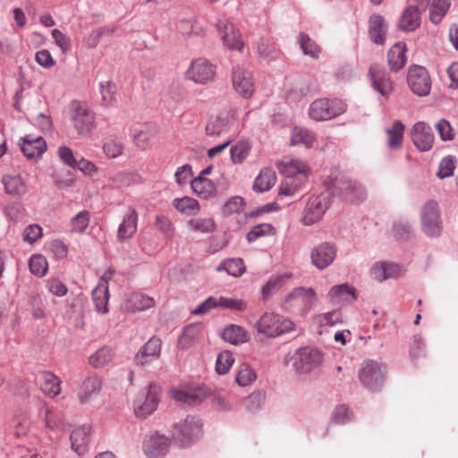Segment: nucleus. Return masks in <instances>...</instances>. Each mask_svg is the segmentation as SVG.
Instances as JSON below:
<instances>
[{"label": "nucleus", "mask_w": 458, "mask_h": 458, "mask_svg": "<svg viewBox=\"0 0 458 458\" xmlns=\"http://www.w3.org/2000/svg\"><path fill=\"white\" fill-rule=\"evenodd\" d=\"M69 119L81 137H90L97 128L95 113L85 102L73 100L70 103Z\"/></svg>", "instance_id": "1"}, {"label": "nucleus", "mask_w": 458, "mask_h": 458, "mask_svg": "<svg viewBox=\"0 0 458 458\" xmlns=\"http://www.w3.org/2000/svg\"><path fill=\"white\" fill-rule=\"evenodd\" d=\"M359 380L362 386L371 392L380 391L386 377V366L377 360H366L359 369Z\"/></svg>", "instance_id": "2"}, {"label": "nucleus", "mask_w": 458, "mask_h": 458, "mask_svg": "<svg viewBox=\"0 0 458 458\" xmlns=\"http://www.w3.org/2000/svg\"><path fill=\"white\" fill-rule=\"evenodd\" d=\"M203 424L195 416H187L183 420L174 425L173 437L181 446H188L202 436Z\"/></svg>", "instance_id": "3"}, {"label": "nucleus", "mask_w": 458, "mask_h": 458, "mask_svg": "<svg viewBox=\"0 0 458 458\" xmlns=\"http://www.w3.org/2000/svg\"><path fill=\"white\" fill-rule=\"evenodd\" d=\"M255 327L267 337H276L293 329V323L274 312H265L256 322Z\"/></svg>", "instance_id": "4"}, {"label": "nucleus", "mask_w": 458, "mask_h": 458, "mask_svg": "<svg viewBox=\"0 0 458 458\" xmlns=\"http://www.w3.org/2000/svg\"><path fill=\"white\" fill-rule=\"evenodd\" d=\"M346 111V105L340 99L318 98L309 108L311 119L320 122L337 117Z\"/></svg>", "instance_id": "5"}, {"label": "nucleus", "mask_w": 458, "mask_h": 458, "mask_svg": "<svg viewBox=\"0 0 458 458\" xmlns=\"http://www.w3.org/2000/svg\"><path fill=\"white\" fill-rule=\"evenodd\" d=\"M422 230L428 237H438L442 233L440 208L435 200L427 201L420 210Z\"/></svg>", "instance_id": "6"}, {"label": "nucleus", "mask_w": 458, "mask_h": 458, "mask_svg": "<svg viewBox=\"0 0 458 458\" xmlns=\"http://www.w3.org/2000/svg\"><path fill=\"white\" fill-rule=\"evenodd\" d=\"M330 201L331 193L329 191H324L318 196L310 197L303 210V224L311 225L320 221L328 208Z\"/></svg>", "instance_id": "7"}, {"label": "nucleus", "mask_w": 458, "mask_h": 458, "mask_svg": "<svg viewBox=\"0 0 458 458\" xmlns=\"http://www.w3.org/2000/svg\"><path fill=\"white\" fill-rule=\"evenodd\" d=\"M407 83L410 89L419 97L429 95L431 78L427 69L420 65H411L408 70Z\"/></svg>", "instance_id": "8"}, {"label": "nucleus", "mask_w": 458, "mask_h": 458, "mask_svg": "<svg viewBox=\"0 0 458 458\" xmlns=\"http://www.w3.org/2000/svg\"><path fill=\"white\" fill-rule=\"evenodd\" d=\"M323 360V354L318 349L303 347L293 356V367L299 373H309L318 368Z\"/></svg>", "instance_id": "9"}, {"label": "nucleus", "mask_w": 458, "mask_h": 458, "mask_svg": "<svg viewBox=\"0 0 458 458\" xmlns=\"http://www.w3.org/2000/svg\"><path fill=\"white\" fill-rule=\"evenodd\" d=\"M316 293L312 288L297 287L284 300L286 309H300L308 312L316 303Z\"/></svg>", "instance_id": "10"}, {"label": "nucleus", "mask_w": 458, "mask_h": 458, "mask_svg": "<svg viewBox=\"0 0 458 458\" xmlns=\"http://www.w3.org/2000/svg\"><path fill=\"white\" fill-rule=\"evenodd\" d=\"M368 78L372 89L383 98H389L394 91V83L384 69L376 65L371 66L368 72Z\"/></svg>", "instance_id": "11"}, {"label": "nucleus", "mask_w": 458, "mask_h": 458, "mask_svg": "<svg viewBox=\"0 0 458 458\" xmlns=\"http://www.w3.org/2000/svg\"><path fill=\"white\" fill-rule=\"evenodd\" d=\"M334 193L340 195L345 201L360 203L366 199L367 192L363 186L352 180L343 179L334 186Z\"/></svg>", "instance_id": "12"}, {"label": "nucleus", "mask_w": 458, "mask_h": 458, "mask_svg": "<svg viewBox=\"0 0 458 458\" xmlns=\"http://www.w3.org/2000/svg\"><path fill=\"white\" fill-rule=\"evenodd\" d=\"M232 82L234 90L243 98H250L255 91L252 72L247 68L235 67L233 70Z\"/></svg>", "instance_id": "13"}, {"label": "nucleus", "mask_w": 458, "mask_h": 458, "mask_svg": "<svg viewBox=\"0 0 458 458\" xmlns=\"http://www.w3.org/2000/svg\"><path fill=\"white\" fill-rule=\"evenodd\" d=\"M335 244L325 242L315 246L310 251L311 263L319 270L327 268L333 263L336 256Z\"/></svg>", "instance_id": "14"}, {"label": "nucleus", "mask_w": 458, "mask_h": 458, "mask_svg": "<svg viewBox=\"0 0 458 458\" xmlns=\"http://www.w3.org/2000/svg\"><path fill=\"white\" fill-rule=\"evenodd\" d=\"M187 75L189 79L196 83H207L213 81L216 75V66L210 64L207 59H193Z\"/></svg>", "instance_id": "15"}, {"label": "nucleus", "mask_w": 458, "mask_h": 458, "mask_svg": "<svg viewBox=\"0 0 458 458\" xmlns=\"http://www.w3.org/2000/svg\"><path fill=\"white\" fill-rule=\"evenodd\" d=\"M413 144L420 151H428L434 143V133L431 127L424 122L416 123L411 131Z\"/></svg>", "instance_id": "16"}, {"label": "nucleus", "mask_w": 458, "mask_h": 458, "mask_svg": "<svg viewBox=\"0 0 458 458\" xmlns=\"http://www.w3.org/2000/svg\"><path fill=\"white\" fill-rule=\"evenodd\" d=\"M1 182L4 192L15 199H21L29 191L25 179L19 174H6L2 176Z\"/></svg>", "instance_id": "17"}, {"label": "nucleus", "mask_w": 458, "mask_h": 458, "mask_svg": "<svg viewBox=\"0 0 458 458\" xmlns=\"http://www.w3.org/2000/svg\"><path fill=\"white\" fill-rule=\"evenodd\" d=\"M217 30L222 34L224 44L231 50H241L243 47V42L241 35L234 28L233 24L227 20H219L216 23Z\"/></svg>", "instance_id": "18"}, {"label": "nucleus", "mask_w": 458, "mask_h": 458, "mask_svg": "<svg viewBox=\"0 0 458 458\" xmlns=\"http://www.w3.org/2000/svg\"><path fill=\"white\" fill-rule=\"evenodd\" d=\"M19 145L23 155L30 159L40 157L47 149L46 141L41 136L26 135L21 139Z\"/></svg>", "instance_id": "19"}, {"label": "nucleus", "mask_w": 458, "mask_h": 458, "mask_svg": "<svg viewBox=\"0 0 458 458\" xmlns=\"http://www.w3.org/2000/svg\"><path fill=\"white\" fill-rule=\"evenodd\" d=\"M162 341L157 337H151L137 352L135 361L145 365L160 357Z\"/></svg>", "instance_id": "20"}, {"label": "nucleus", "mask_w": 458, "mask_h": 458, "mask_svg": "<svg viewBox=\"0 0 458 458\" xmlns=\"http://www.w3.org/2000/svg\"><path fill=\"white\" fill-rule=\"evenodd\" d=\"M159 402V387L155 384H149L148 392L145 401L139 405L134 406V411L137 417L145 419L150 415L157 407Z\"/></svg>", "instance_id": "21"}, {"label": "nucleus", "mask_w": 458, "mask_h": 458, "mask_svg": "<svg viewBox=\"0 0 458 458\" xmlns=\"http://www.w3.org/2000/svg\"><path fill=\"white\" fill-rule=\"evenodd\" d=\"M102 388V379L97 375L88 376L81 383L78 398L81 403H88L90 399L98 395Z\"/></svg>", "instance_id": "22"}, {"label": "nucleus", "mask_w": 458, "mask_h": 458, "mask_svg": "<svg viewBox=\"0 0 458 458\" xmlns=\"http://www.w3.org/2000/svg\"><path fill=\"white\" fill-rule=\"evenodd\" d=\"M170 445V439L163 435H152L144 442V452L148 458L165 455Z\"/></svg>", "instance_id": "23"}, {"label": "nucleus", "mask_w": 458, "mask_h": 458, "mask_svg": "<svg viewBox=\"0 0 458 458\" xmlns=\"http://www.w3.org/2000/svg\"><path fill=\"white\" fill-rule=\"evenodd\" d=\"M279 172L286 178H296L297 174H305L308 172V165L305 162L291 157H284L276 164Z\"/></svg>", "instance_id": "24"}, {"label": "nucleus", "mask_w": 458, "mask_h": 458, "mask_svg": "<svg viewBox=\"0 0 458 458\" xmlns=\"http://www.w3.org/2000/svg\"><path fill=\"white\" fill-rule=\"evenodd\" d=\"M329 301L335 305H344L356 300L354 288L347 284L333 286L328 292Z\"/></svg>", "instance_id": "25"}, {"label": "nucleus", "mask_w": 458, "mask_h": 458, "mask_svg": "<svg viewBox=\"0 0 458 458\" xmlns=\"http://www.w3.org/2000/svg\"><path fill=\"white\" fill-rule=\"evenodd\" d=\"M138 213L134 208H130L124 216L117 230V240L124 242L131 239L137 232Z\"/></svg>", "instance_id": "26"}, {"label": "nucleus", "mask_w": 458, "mask_h": 458, "mask_svg": "<svg viewBox=\"0 0 458 458\" xmlns=\"http://www.w3.org/2000/svg\"><path fill=\"white\" fill-rule=\"evenodd\" d=\"M420 13L413 5L408 6L399 19V29L406 32L414 31L420 24Z\"/></svg>", "instance_id": "27"}, {"label": "nucleus", "mask_w": 458, "mask_h": 458, "mask_svg": "<svg viewBox=\"0 0 458 458\" xmlns=\"http://www.w3.org/2000/svg\"><path fill=\"white\" fill-rule=\"evenodd\" d=\"M92 299L96 307V310L98 312L103 314L108 312V300H109V292H108V284L107 281L104 278L98 282V285L92 292Z\"/></svg>", "instance_id": "28"}, {"label": "nucleus", "mask_w": 458, "mask_h": 458, "mask_svg": "<svg viewBox=\"0 0 458 458\" xmlns=\"http://www.w3.org/2000/svg\"><path fill=\"white\" fill-rule=\"evenodd\" d=\"M61 380L55 374L44 371L40 375L39 386L41 391L49 397H55L61 392Z\"/></svg>", "instance_id": "29"}, {"label": "nucleus", "mask_w": 458, "mask_h": 458, "mask_svg": "<svg viewBox=\"0 0 458 458\" xmlns=\"http://www.w3.org/2000/svg\"><path fill=\"white\" fill-rule=\"evenodd\" d=\"M89 432V428L83 426L74 429L70 436L72 448L79 455H82L87 451Z\"/></svg>", "instance_id": "30"}, {"label": "nucleus", "mask_w": 458, "mask_h": 458, "mask_svg": "<svg viewBox=\"0 0 458 458\" xmlns=\"http://www.w3.org/2000/svg\"><path fill=\"white\" fill-rule=\"evenodd\" d=\"M369 33L370 39L376 44H383L386 33V25L384 18L379 14H373L369 19Z\"/></svg>", "instance_id": "31"}, {"label": "nucleus", "mask_w": 458, "mask_h": 458, "mask_svg": "<svg viewBox=\"0 0 458 458\" xmlns=\"http://www.w3.org/2000/svg\"><path fill=\"white\" fill-rule=\"evenodd\" d=\"M191 186L194 193L205 199L214 196L216 193V186L213 182L203 176L193 179Z\"/></svg>", "instance_id": "32"}, {"label": "nucleus", "mask_w": 458, "mask_h": 458, "mask_svg": "<svg viewBox=\"0 0 458 458\" xmlns=\"http://www.w3.org/2000/svg\"><path fill=\"white\" fill-rule=\"evenodd\" d=\"M276 176L272 169L265 168L261 170L259 176L255 179L253 189L259 192L269 191L276 183Z\"/></svg>", "instance_id": "33"}, {"label": "nucleus", "mask_w": 458, "mask_h": 458, "mask_svg": "<svg viewBox=\"0 0 458 458\" xmlns=\"http://www.w3.org/2000/svg\"><path fill=\"white\" fill-rule=\"evenodd\" d=\"M155 305L152 297L146 296L140 293H131L126 301V307L132 311H140L149 309Z\"/></svg>", "instance_id": "34"}, {"label": "nucleus", "mask_w": 458, "mask_h": 458, "mask_svg": "<svg viewBox=\"0 0 458 458\" xmlns=\"http://www.w3.org/2000/svg\"><path fill=\"white\" fill-rule=\"evenodd\" d=\"M222 337L232 344H239L248 341L246 330L237 325L227 326L222 333Z\"/></svg>", "instance_id": "35"}, {"label": "nucleus", "mask_w": 458, "mask_h": 458, "mask_svg": "<svg viewBox=\"0 0 458 458\" xmlns=\"http://www.w3.org/2000/svg\"><path fill=\"white\" fill-rule=\"evenodd\" d=\"M139 175L136 173L121 171L109 176L113 187L118 189L127 188L139 182Z\"/></svg>", "instance_id": "36"}, {"label": "nucleus", "mask_w": 458, "mask_h": 458, "mask_svg": "<svg viewBox=\"0 0 458 458\" xmlns=\"http://www.w3.org/2000/svg\"><path fill=\"white\" fill-rule=\"evenodd\" d=\"M289 278L290 275L287 273L271 276L261 289L263 299L266 300L278 292Z\"/></svg>", "instance_id": "37"}, {"label": "nucleus", "mask_w": 458, "mask_h": 458, "mask_svg": "<svg viewBox=\"0 0 458 458\" xmlns=\"http://www.w3.org/2000/svg\"><path fill=\"white\" fill-rule=\"evenodd\" d=\"M201 332V326L198 324H191L187 326L178 340V347L181 349L190 348Z\"/></svg>", "instance_id": "38"}, {"label": "nucleus", "mask_w": 458, "mask_h": 458, "mask_svg": "<svg viewBox=\"0 0 458 458\" xmlns=\"http://www.w3.org/2000/svg\"><path fill=\"white\" fill-rule=\"evenodd\" d=\"M216 271H225L228 275L237 277L244 273L245 266L241 258L227 259L217 266Z\"/></svg>", "instance_id": "39"}, {"label": "nucleus", "mask_w": 458, "mask_h": 458, "mask_svg": "<svg viewBox=\"0 0 458 458\" xmlns=\"http://www.w3.org/2000/svg\"><path fill=\"white\" fill-rule=\"evenodd\" d=\"M188 226L193 232L210 233L216 230V225L212 217H196L188 221Z\"/></svg>", "instance_id": "40"}, {"label": "nucleus", "mask_w": 458, "mask_h": 458, "mask_svg": "<svg viewBox=\"0 0 458 458\" xmlns=\"http://www.w3.org/2000/svg\"><path fill=\"white\" fill-rule=\"evenodd\" d=\"M173 206L179 212L186 215H196L200 210V207L199 202L191 198V197H183L181 199H174L173 201Z\"/></svg>", "instance_id": "41"}, {"label": "nucleus", "mask_w": 458, "mask_h": 458, "mask_svg": "<svg viewBox=\"0 0 458 458\" xmlns=\"http://www.w3.org/2000/svg\"><path fill=\"white\" fill-rule=\"evenodd\" d=\"M112 349L107 346H102L89 357V362L94 368H103L112 360Z\"/></svg>", "instance_id": "42"}, {"label": "nucleus", "mask_w": 458, "mask_h": 458, "mask_svg": "<svg viewBox=\"0 0 458 458\" xmlns=\"http://www.w3.org/2000/svg\"><path fill=\"white\" fill-rule=\"evenodd\" d=\"M404 125L401 121H395L391 128L386 129L388 134L387 145L391 148L401 147L403 139Z\"/></svg>", "instance_id": "43"}, {"label": "nucleus", "mask_w": 458, "mask_h": 458, "mask_svg": "<svg viewBox=\"0 0 458 458\" xmlns=\"http://www.w3.org/2000/svg\"><path fill=\"white\" fill-rule=\"evenodd\" d=\"M449 0H433L429 13V20L434 24H438L450 8Z\"/></svg>", "instance_id": "44"}, {"label": "nucleus", "mask_w": 458, "mask_h": 458, "mask_svg": "<svg viewBox=\"0 0 458 458\" xmlns=\"http://www.w3.org/2000/svg\"><path fill=\"white\" fill-rule=\"evenodd\" d=\"M291 140L293 145L303 144L310 148L315 141V136L307 129L295 127L293 129Z\"/></svg>", "instance_id": "45"}, {"label": "nucleus", "mask_w": 458, "mask_h": 458, "mask_svg": "<svg viewBox=\"0 0 458 458\" xmlns=\"http://www.w3.org/2000/svg\"><path fill=\"white\" fill-rule=\"evenodd\" d=\"M276 233V230L271 224H259L247 233L246 239L249 242H253L261 237L273 236Z\"/></svg>", "instance_id": "46"}, {"label": "nucleus", "mask_w": 458, "mask_h": 458, "mask_svg": "<svg viewBox=\"0 0 458 458\" xmlns=\"http://www.w3.org/2000/svg\"><path fill=\"white\" fill-rule=\"evenodd\" d=\"M112 30L108 28H102L98 30L92 31L91 34L85 39V45L88 47L94 48L99 43L106 44L112 38Z\"/></svg>", "instance_id": "47"}, {"label": "nucleus", "mask_w": 458, "mask_h": 458, "mask_svg": "<svg viewBox=\"0 0 458 458\" xmlns=\"http://www.w3.org/2000/svg\"><path fill=\"white\" fill-rule=\"evenodd\" d=\"M99 89L101 94L102 105L105 106H113L116 100L115 84L110 81L100 82Z\"/></svg>", "instance_id": "48"}, {"label": "nucleus", "mask_w": 458, "mask_h": 458, "mask_svg": "<svg viewBox=\"0 0 458 458\" xmlns=\"http://www.w3.org/2000/svg\"><path fill=\"white\" fill-rule=\"evenodd\" d=\"M299 44L305 55L318 57L321 53L320 47L308 35L301 33L299 36Z\"/></svg>", "instance_id": "49"}, {"label": "nucleus", "mask_w": 458, "mask_h": 458, "mask_svg": "<svg viewBox=\"0 0 458 458\" xmlns=\"http://www.w3.org/2000/svg\"><path fill=\"white\" fill-rule=\"evenodd\" d=\"M29 267L33 275L42 277L47 272V261L46 258L40 254L33 255L29 261Z\"/></svg>", "instance_id": "50"}, {"label": "nucleus", "mask_w": 458, "mask_h": 458, "mask_svg": "<svg viewBox=\"0 0 458 458\" xmlns=\"http://www.w3.org/2000/svg\"><path fill=\"white\" fill-rule=\"evenodd\" d=\"M216 307L226 310L244 311L247 309V304L242 300L232 299L224 296L216 298Z\"/></svg>", "instance_id": "51"}, {"label": "nucleus", "mask_w": 458, "mask_h": 458, "mask_svg": "<svg viewBox=\"0 0 458 458\" xmlns=\"http://www.w3.org/2000/svg\"><path fill=\"white\" fill-rule=\"evenodd\" d=\"M301 186L299 178H285L280 184L278 190L279 196H293L295 195Z\"/></svg>", "instance_id": "52"}, {"label": "nucleus", "mask_w": 458, "mask_h": 458, "mask_svg": "<svg viewBox=\"0 0 458 458\" xmlns=\"http://www.w3.org/2000/svg\"><path fill=\"white\" fill-rule=\"evenodd\" d=\"M244 204L242 197H232L222 206L221 212L224 216H229L234 213L241 212Z\"/></svg>", "instance_id": "53"}, {"label": "nucleus", "mask_w": 458, "mask_h": 458, "mask_svg": "<svg viewBox=\"0 0 458 458\" xmlns=\"http://www.w3.org/2000/svg\"><path fill=\"white\" fill-rule=\"evenodd\" d=\"M90 219L89 213L87 210L79 212L71 220L72 231L75 233H83L89 225Z\"/></svg>", "instance_id": "54"}, {"label": "nucleus", "mask_w": 458, "mask_h": 458, "mask_svg": "<svg viewBox=\"0 0 458 458\" xmlns=\"http://www.w3.org/2000/svg\"><path fill=\"white\" fill-rule=\"evenodd\" d=\"M234 361L233 353L230 352H223L219 353L216 362V370L218 374H226L231 369Z\"/></svg>", "instance_id": "55"}, {"label": "nucleus", "mask_w": 458, "mask_h": 458, "mask_svg": "<svg viewBox=\"0 0 458 458\" xmlns=\"http://www.w3.org/2000/svg\"><path fill=\"white\" fill-rule=\"evenodd\" d=\"M256 378V375L250 367L247 364H242L237 375L235 381L241 386H246L250 385Z\"/></svg>", "instance_id": "56"}, {"label": "nucleus", "mask_w": 458, "mask_h": 458, "mask_svg": "<svg viewBox=\"0 0 458 458\" xmlns=\"http://www.w3.org/2000/svg\"><path fill=\"white\" fill-rule=\"evenodd\" d=\"M187 90L179 82H173L167 90L168 98L174 103H181L187 98Z\"/></svg>", "instance_id": "57"}, {"label": "nucleus", "mask_w": 458, "mask_h": 458, "mask_svg": "<svg viewBox=\"0 0 458 458\" xmlns=\"http://www.w3.org/2000/svg\"><path fill=\"white\" fill-rule=\"evenodd\" d=\"M231 158L234 164L242 163L250 153V146L248 143L240 142L232 147Z\"/></svg>", "instance_id": "58"}, {"label": "nucleus", "mask_w": 458, "mask_h": 458, "mask_svg": "<svg viewBox=\"0 0 458 458\" xmlns=\"http://www.w3.org/2000/svg\"><path fill=\"white\" fill-rule=\"evenodd\" d=\"M103 151L108 158H116L123 154V144L114 140H108L103 144Z\"/></svg>", "instance_id": "59"}, {"label": "nucleus", "mask_w": 458, "mask_h": 458, "mask_svg": "<svg viewBox=\"0 0 458 458\" xmlns=\"http://www.w3.org/2000/svg\"><path fill=\"white\" fill-rule=\"evenodd\" d=\"M454 163L455 158L454 157L448 156L444 157L439 164V169L437 175L441 179L451 176L455 167Z\"/></svg>", "instance_id": "60"}, {"label": "nucleus", "mask_w": 458, "mask_h": 458, "mask_svg": "<svg viewBox=\"0 0 458 458\" xmlns=\"http://www.w3.org/2000/svg\"><path fill=\"white\" fill-rule=\"evenodd\" d=\"M436 129L438 131V134L442 140L447 141L454 139V131L447 120H439L436 124Z\"/></svg>", "instance_id": "61"}, {"label": "nucleus", "mask_w": 458, "mask_h": 458, "mask_svg": "<svg viewBox=\"0 0 458 458\" xmlns=\"http://www.w3.org/2000/svg\"><path fill=\"white\" fill-rule=\"evenodd\" d=\"M226 131L227 125L225 123V120L220 117L211 119L206 126V132L208 135H220Z\"/></svg>", "instance_id": "62"}, {"label": "nucleus", "mask_w": 458, "mask_h": 458, "mask_svg": "<svg viewBox=\"0 0 458 458\" xmlns=\"http://www.w3.org/2000/svg\"><path fill=\"white\" fill-rule=\"evenodd\" d=\"M43 229L39 225H28L23 232V240L29 243H34L42 237Z\"/></svg>", "instance_id": "63"}, {"label": "nucleus", "mask_w": 458, "mask_h": 458, "mask_svg": "<svg viewBox=\"0 0 458 458\" xmlns=\"http://www.w3.org/2000/svg\"><path fill=\"white\" fill-rule=\"evenodd\" d=\"M342 319L339 311H331L318 316L317 322L320 327L334 326Z\"/></svg>", "instance_id": "64"}]
</instances>
